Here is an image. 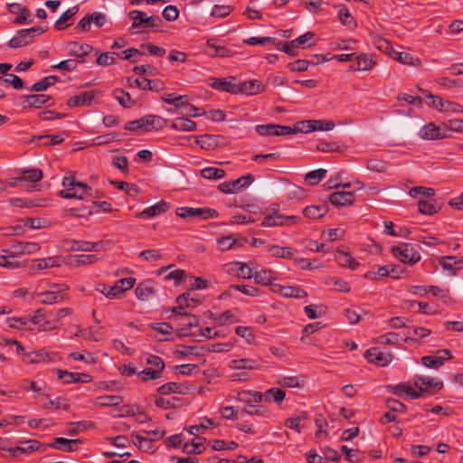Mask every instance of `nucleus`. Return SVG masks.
<instances>
[{
    "label": "nucleus",
    "mask_w": 463,
    "mask_h": 463,
    "mask_svg": "<svg viewBox=\"0 0 463 463\" xmlns=\"http://www.w3.org/2000/svg\"><path fill=\"white\" fill-rule=\"evenodd\" d=\"M253 181L254 176L250 174H248L246 175L241 176L236 180L223 182L219 184L218 188L224 194H235L242 188L249 186Z\"/></svg>",
    "instance_id": "nucleus-7"
},
{
    "label": "nucleus",
    "mask_w": 463,
    "mask_h": 463,
    "mask_svg": "<svg viewBox=\"0 0 463 463\" xmlns=\"http://www.w3.org/2000/svg\"><path fill=\"white\" fill-rule=\"evenodd\" d=\"M229 366L234 370H256L260 367V363L256 359L250 358L233 359L229 362Z\"/></svg>",
    "instance_id": "nucleus-26"
},
{
    "label": "nucleus",
    "mask_w": 463,
    "mask_h": 463,
    "mask_svg": "<svg viewBox=\"0 0 463 463\" xmlns=\"http://www.w3.org/2000/svg\"><path fill=\"white\" fill-rule=\"evenodd\" d=\"M25 101L28 103V107L39 109L43 105L52 101L51 105L53 104V99L51 96L45 94H31L24 96Z\"/></svg>",
    "instance_id": "nucleus-31"
},
{
    "label": "nucleus",
    "mask_w": 463,
    "mask_h": 463,
    "mask_svg": "<svg viewBox=\"0 0 463 463\" xmlns=\"http://www.w3.org/2000/svg\"><path fill=\"white\" fill-rule=\"evenodd\" d=\"M366 359L374 364L385 366L392 361V354L385 353L378 347H372L365 352Z\"/></svg>",
    "instance_id": "nucleus-13"
},
{
    "label": "nucleus",
    "mask_w": 463,
    "mask_h": 463,
    "mask_svg": "<svg viewBox=\"0 0 463 463\" xmlns=\"http://www.w3.org/2000/svg\"><path fill=\"white\" fill-rule=\"evenodd\" d=\"M272 287L275 292L286 298H302L307 296V293L298 287L281 286L279 284H274Z\"/></svg>",
    "instance_id": "nucleus-21"
},
{
    "label": "nucleus",
    "mask_w": 463,
    "mask_h": 463,
    "mask_svg": "<svg viewBox=\"0 0 463 463\" xmlns=\"http://www.w3.org/2000/svg\"><path fill=\"white\" fill-rule=\"evenodd\" d=\"M196 140V143L201 146V148L205 150H211L217 146L218 137L209 134H204L199 137H194Z\"/></svg>",
    "instance_id": "nucleus-40"
},
{
    "label": "nucleus",
    "mask_w": 463,
    "mask_h": 463,
    "mask_svg": "<svg viewBox=\"0 0 463 463\" xmlns=\"http://www.w3.org/2000/svg\"><path fill=\"white\" fill-rule=\"evenodd\" d=\"M61 359L60 355L54 352H47L44 349L36 350L26 353L23 356V360L26 364H35L42 362L55 363Z\"/></svg>",
    "instance_id": "nucleus-8"
},
{
    "label": "nucleus",
    "mask_w": 463,
    "mask_h": 463,
    "mask_svg": "<svg viewBox=\"0 0 463 463\" xmlns=\"http://www.w3.org/2000/svg\"><path fill=\"white\" fill-rule=\"evenodd\" d=\"M217 243L219 250L222 251H226L231 249L236 248L238 243L239 246H241L243 244L242 242H239L238 240L233 238L232 235L220 238L217 241Z\"/></svg>",
    "instance_id": "nucleus-50"
},
{
    "label": "nucleus",
    "mask_w": 463,
    "mask_h": 463,
    "mask_svg": "<svg viewBox=\"0 0 463 463\" xmlns=\"http://www.w3.org/2000/svg\"><path fill=\"white\" fill-rule=\"evenodd\" d=\"M123 402V397L120 395H103L94 399L92 403L100 407L118 406Z\"/></svg>",
    "instance_id": "nucleus-30"
},
{
    "label": "nucleus",
    "mask_w": 463,
    "mask_h": 463,
    "mask_svg": "<svg viewBox=\"0 0 463 463\" xmlns=\"http://www.w3.org/2000/svg\"><path fill=\"white\" fill-rule=\"evenodd\" d=\"M58 81V77L56 76H47L43 78L40 81L34 83L30 90L40 92L46 90L49 87L54 85Z\"/></svg>",
    "instance_id": "nucleus-46"
},
{
    "label": "nucleus",
    "mask_w": 463,
    "mask_h": 463,
    "mask_svg": "<svg viewBox=\"0 0 463 463\" xmlns=\"http://www.w3.org/2000/svg\"><path fill=\"white\" fill-rule=\"evenodd\" d=\"M6 8L9 13L17 14L14 20V24L21 25L24 24H32L33 22L32 13L26 6H24L19 3H13L7 4Z\"/></svg>",
    "instance_id": "nucleus-9"
},
{
    "label": "nucleus",
    "mask_w": 463,
    "mask_h": 463,
    "mask_svg": "<svg viewBox=\"0 0 463 463\" xmlns=\"http://www.w3.org/2000/svg\"><path fill=\"white\" fill-rule=\"evenodd\" d=\"M444 361H445V358L441 357V356L427 355V356H423L421 358V363L424 366L429 367V368H435V369H438L441 365H443Z\"/></svg>",
    "instance_id": "nucleus-60"
},
{
    "label": "nucleus",
    "mask_w": 463,
    "mask_h": 463,
    "mask_svg": "<svg viewBox=\"0 0 463 463\" xmlns=\"http://www.w3.org/2000/svg\"><path fill=\"white\" fill-rule=\"evenodd\" d=\"M137 298L139 300H148L155 294V288L151 281H144L138 284L135 289Z\"/></svg>",
    "instance_id": "nucleus-32"
},
{
    "label": "nucleus",
    "mask_w": 463,
    "mask_h": 463,
    "mask_svg": "<svg viewBox=\"0 0 463 463\" xmlns=\"http://www.w3.org/2000/svg\"><path fill=\"white\" fill-rule=\"evenodd\" d=\"M75 266H84L89 264H94L99 260L97 255L94 254H80L74 256Z\"/></svg>",
    "instance_id": "nucleus-61"
},
{
    "label": "nucleus",
    "mask_w": 463,
    "mask_h": 463,
    "mask_svg": "<svg viewBox=\"0 0 463 463\" xmlns=\"http://www.w3.org/2000/svg\"><path fill=\"white\" fill-rule=\"evenodd\" d=\"M136 84L142 90L158 91L161 89V83L156 80H151L146 78L136 80Z\"/></svg>",
    "instance_id": "nucleus-57"
},
{
    "label": "nucleus",
    "mask_w": 463,
    "mask_h": 463,
    "mask_svg": "<svg viewBox=\"0 0 463 463\" xmlns=\"http://www.w3.org/2000/svg\"><path fill=\"white\" fill-rule=\"evenodd\" d=\"M391 252L399 261L408 265L416 264L421 258L420 251L411 243L402 242L392 246Z\"/></svg>",
    "instance_id": "nucleus-4"
},
{
    "label": "nucleus",
    "mask_w": 463,
    "mask_h": 463,
    "mask_svg": "<svg viewBox=\"0 0 463 463\" xmlns=\"http://www.w3.org/2000/svg\"><path fill=\"white\" fill-rule=\"evenodd\" d=\"M326 170L320 168L310 171L305 175V182L309 185H316L326 177Z\"/></svg>",
    "instance_id": "nucleus-47"
},
{
    "label": "nucleus",
    "mask_w": 463,
    "mask_h": 463,
    "mask_svg": "<svg viewBox=\"0 0 463 463\" xmlns=\"http://www.w3.org/2000/svg\"><path fill=\"white\" fill-rule=\"evenodd\" d=\"M444 129L447 131L453 132H463V119H449L443 124Z\"/></svg>",
    "instance_id": "nucleus-64"
},
{
    "label": "nucleus",
    "mask_w": 463,
    "mask_h": 463,
    "mask_svg": "<svg viewBox=\"0 0 463 463\" xmlns=\"http://www.w3.org/2000/svg\"><path fill=\"white\" fill-rule=\"evenodd\" d=\"M335 260L340 266L348 268L351 270H355L360 266V263L355 260L347 251L340 249H337Z\"/></svg>",
    "instance_id": "nucleus-24"
},
{
    "label": "nucleus",
    "mask_w": 463,
    "mask_h": 463,
    "mask_svg": "<svg viewBox=\"0 0 463 463\" xmlns=\"http://www.w3.org/2000/svg\"><path fill=\"white\" fill-rule=\"evenodd\" d=\"M214 320H216L220 325L233 324L239 321L232 310H226L225 312L218 315L214 317Z\"/></svg>",
    "instance_id": "nucleus-63"
},
{
    "label": "nucleus",
    "mask_w": 463,
    "mask_h": 463,
    "mask_svg": "<svg viewBox=\"0 0 463 463\" xmlns=\"http://www.w3.org/2000/svg\"><path fill=\"white\" fill-rule=\"evenodd\" d=\"M69 50L71 55L78 58V62L83 63L86 61V56L93 51V48L88 43L80 44L76 42H71L69 43Z\"/></svg>",
    "instance_id": "nucleus-18"
},
{
    "label": "nucleus",
    "mask_w": 463,
    "mask_h": 463,
    "mask_svg": "<svg viewBox=\"0 0 463 463\" xmlns=\"http://www.w3.org/2000/svg\"><path fill=\"white\" fill-rule=\"evenodd\" d=\"M206 46L213 51L210 53L211 56L229 58L234 54V52L229 50L225 45L220 44V40L217 38L208 39L206 42Z\"/></svg>",
    "instance_id": "nucleus-17"
},
{
    "label": "nucleus",
    "mask_w": 463,
    "mask_h": 463,
    "mask_svg": "<svg viewBox=\"0 0 463 463\" xmlns=\"http://www.w3.org/2000/svg\"><path fill=\"white\" fill-rule=\"evenodd\" d=\"M235 78H215L213 79L212 88L226 91L232 94H239V84L234 83Z\"/></svg>",
    "instance_id": "nucleus-14"
},
{
    "label": "nucleus",
    "mask_w": 463,
    "mask_h": 463,
    "mask_svg": "<svg viewBox=\"0 0 463 463\" xmlns=\"http://www.w3.org/2000/svg\"><path fill=\"white\" fill-rule=\"evenodd\" d=\"M175 130L191 132L196 129V123L187 118H177L170 125Z\"/></svg>",
    "instance_id": "nucleus-34"
},
{
    "label": "nucleus",
    "mask_w": 463,
    "mask_h": 463,
    "mask_svg": "<svg viewBox=\"0 0 463 463\" xmlns=\"http://www.w3.org/2000/svg\"><path fill=\"white\" fill-rule=\"evenodd\" d=\"M62 186L64 190L59 193L61 198L83 200L92 194V188L90 185L76 181L72 175L63 177Z\"/></svg>",
    "instance_id": "nucleus-1"
},
{
    "label": "nucleus",
    "mask_w": 463,
    "mask_h": 463,
    "mask_svg": "<svg viewBox=\"0 0 463 463\" xmlns=\"http://www.w3.org/2000/svg\"><path fill=\"white\" fill-rule=\"evenodd\" d=\"M238 400L248 406L264 402L262 392L254 391H242L239 392Z\"/></svg>",
    "instance_id": "nucleus-29"
},
{
    "label": "nucleus",
    "mask_w": 463,
    "mask_h": 463,
    "mask_svg": "<svg viewBox=\"0 0 463 463\" xmlns=\"http://www.w3.org/2000/svg\"><path fill=\"white\" fill-rule=\"evenodd\" d=\"M255 131L260 136H287L298 133V130L288 127L276 124H265L255 126Z\"/></svg>",
    "instance_id": "nucleus-6"
},
{
    "label": "nucleus",
    "mask_w": 463,
    "mask_h": 463,
    "mask_svg": "<svg viewBox=\"0 0 463 463\" xmlns=\"http://www.w3.org/2000/svg\"><path fill=\"white\" fill-rule=\"evenodd\" d=\"M327 213L326 205H309L303 210V214L308 219H319Z\"/></svg>",
    "instance_id": "nucleus-39"
},
{
    "label": "nucleus",
    "mask_w": 463,
    "mask_h": 463,
    "mask_svg": "<svg viewBox=\"0 0 463 463\" xmlns=\"http://www.w3.org/2000/svg\"><path fill=\"white\" fill-rule=\"evenodd\" d=\"M137 414H139L143 417L140 421H146L149 417L141 411L139 406L137 405H123L118 409V413L114 415V417H134Z\"/></svg>",
    "instance_id": "nucleus-27"
},
{
    "label": "nucleus",
    "mask_w": 463,
    "mask_h": 463,
    "mask_svg": "<svg viewBox=\"0 0 463 463\" xmlns=\"http://www.w3.org/2000/svg\"><path fill=\"white\" fill-rule=\"evenodd\" d=\"M51 407L68 411L70 409V403L66 398L59 396L54 400H49L47 402L43 404V409H50Z\"/></svg>",
    "instance_id": "nucleus-53"
},
{
    "label": "nucleus",
    "mask_w": 463,
    "mask_h": 463,
    "mask_svg": "<svg viewBox=\"0 0 463 463\" xmlns=\"http://www.w3.org/2000/svg\"><path fill=\"white\" fill-rule=\"evenodd\" d=\"M156 406L164 410L179 408L183 405V400L178 397L163 398L158 397L155 401Z\"/></svg>",
    "instance_id": "nucleus-38"
},
{
    "label": "nucleus",
    "mask_w": 463,
    "mask_h": 463,
    "mask_svg": "<svg viewBox=\"0 0 463 463\" xmlns=\"http://www.w3.org/2000/svg\"><path fill=\"white\" fill-rule=\"evenodd\" d=\"M409 194L413 198H417L420 195L430 198L435 195V190L430 187L415 186L409 191Z\"/></svg>",
    "instance_id": "nucleus-58"
},
{
    "label": "nucleus",
    "mask_w": 463,
    "mask_h": 463,
    "mask_svg": "<svg viewBox=\"0 0 463 463\" xmlns=\"http://www.w3.org/2000/svg\"><path fill=\"white\" fill-rule=\"evenodd\" d=\"M373 43L374 46L379 51L385 52L390 56L392 55V52L394 51L391 43L381 36H378V35L373 36Z\"/></svg>",
    "instance_id": "nucleus-52"
},
{
    "label": "nucleus",
    "mask_w": 463,
    "mask_h": 463,
    "mask_svg": "<svg viewBox=\"0 0 463 463\" xmlns=\"http://www.w3.org/2000/svg\"><path fill=\"white\" fill-rule=\"evenodd\" d=\"M158 392L163 395H168L171 393L185 394L188 392V388L178 383H167L161 385L158 388Z\"/></svg>",
    "instance_id": "nucleus-35"
},
{
    "label": "nucleus",
    "mask_w": 463,
    "mask_h": 463,
    "mask_svg": "<svg viewBox=\"0 0 463 463\" xmlns=\"http://www.w3.org/2000/svg\"><path fill=\"white\" fill-rule=\"evenodd\" d=\"M43 178V172L39 168L24 169L21 172V175L15 178L19 182H37Z\"/></svg>",
    "instance_id": "nucleus-37"
},
{
    "label": "nucleus",
    "mask_w": 463,
    "mask_h": 463,
    "mask_svg": "<svg viewBox=\"0 0 463 463\" xmlns=\"http://www.w3.org/2000/svg\"><path fill=\"white\" fill-rule=\"evenodd\" d=\"M47 27L34 26L28 29L18 30L16 34L8 42V47L17 49L30 44L33 39L43 33Z\"/></svg>",
    "instance_id": "nucleus-3"
},
{
    "label": "nucleus",
    "mask_w": 463,
    "mask_h": 463,
    "mask_svg": "<svg viewBox=\"0 0 463 463\" xmlns=\"http://www.w3.org/2000/svg\"><path fill=\"white\" fill-rule=\"evenodd\" d=\"M275 272L271 269H261L254 272V280L257 284L273 285L272 280L275 279Z\"/></svg>",
    "instance_id": "nucleus-42"
},
{
    "label": "nucleus",
    "mask_w": 463,
    "mask_h": 463,
    "mask_svg": "<svg viewBox=\"0 0 463 463\" xmlns=\"http://www.w3.org/2000/svg\"><path fill=\"white\" fill-rule=\"evenodd\" d=\"M414 386L420 391H427L429 388H434L437 391H439L442 389L443 383L433 377L418 376L414 380Z\"/></svg>",
    "instance_id": "nucleus-25"
},
{
    "label": "nucleus",
    "mask_w": 463,
    "mask_h": 463,
    "mask_svg": "<svg viewBox=\"0 0 463 463\" xmlns=\"http://www.w3.org/2000/svg\"><path fill=\"white\" fill-rule=\"evenodd\" d=\"M2 84L13 86L15 90H21L24 88V81L22 79L13 73L5 74V77H0V85Z\"/></svg>",
    "instance_id": "nucleus-51"
},
{
    "label": "nucleus",
    "mask_w": 463,
    "mask_h": 463,
    "mask_svg": "<svg viewBox=\"0 0 463 463\" xmlns=\"http://www.w3.org/2000/svg\"><path fill=\"white\" fill-rule=\"evenodd\" d=\"M140 130L144 132H150L153 130L158 131L166 126V120L160 116L146 115L138 118Z\"/></svg>",
    "instance_id": "nucleus-10"
},
{
    "label": "nucleus",
    "mask_w": 463,
    "mask_h": 463,
    "mask_svg": "<svg viewBox=\"0 0 463 463\" xmlns=\"http://www.w3.org/2000/svg\"><path fill=\"white\" fill-rule=\"evenodd\" d=\"M176 215L180 218L186 219L191 217H199L200 208L179 207L175 211Z\"/></svg>",
    "instance_id": "nucleus-62"
},
{
    "label": "nucleus",
    "mask_w": 463,
    "mask_h": 463,
    "mask_svg": "<svg viewBox=\"0 0 463 463\" xmlns=\"http://www.w3.org/2000/svg\"><path fill=\"white\" fill-rule=\"evenodd\" d=\"M266 87L258 80H250L239 83V93L256 95L264 92Z\"/></svg>",
    "instance_id": "nucleus-20"
},
{
    "label": "nucleus",
    "mask_w": 463,
    "mask_h": 463,
    "mask_svg": "<svg viewBox=\"0 0 463 463\" xmlns=\"http://www.w3.org/2000/svg\"><path fill=\"white\" fill-rule=\"evenodd\" d=\"M355 58L356 66H350V71H371L376 64V61L364 52H357Z\"/></svg>",
    "instance_id": "nucleus-22"
},
{
    "label": "nucleus",
    "mask_w": 463,
    "mask_h": 463,
    "mask_svg": "<svg viewBox=\"0 0 463 463\" xmlns=\"http://www.w3.org/2000/svg\"><path fill=\"white\" fill-rule=\"evenodd\" d=\"M135 446H137L140 450L149 451L154 448V439H147L140 435H135L133 440Z\"/></svg>",
    "instance_id": "nucleus-56"
},
{
    "label": "nucleus",
    "mask_w": 463,
    "mask_h": 463,
    "mask_svg": "<svg viewBox=\"0 0 463 463\" xmlns=\"http://www.w3.org/2000/svg\"><path fill=\"white\" fill-rule=\"evenodd\" d=\"M268 251L273 257L288 260L295 259L297 254V250L292 247H280L277 245L269 247Z\"/></svg>",
    "instance_id": "nucleus-28"
},
{
    "label": "nucleus",
    "mask_w": 463,
    "mask_h": 463,
    "mask_svg": "<svg viewBox=\"0 0 463 463\" xmlns=\"http://www.w3.org/2000/svg\"><path fill=\"white\" fill-rule=\"evenodd\" d=\"M439 264L447 270H455L463 268V260L456 256H443L439 260Z\"/></svg>",
    "instance_id": "nucleus-33"
},
{
    "label": "nucleus",
    "mask_w": 463,
    "mask_h": 463,
    "mask_svg": "<svg viewBox=\"0 0 463 463\" xmlns=\"http://www.w3.org/2000/svg\"><path fill=\"white\" fill-rule=\"evenodd\" d=\"M176 303L179 305V309H185L190 307H196L199 301L194 298H190L189 293H183L177 297Z\"/></svg>",
    "instance_id": "nucleus-54"
},
{
    "label": "nucleus",
    "mask_w": 463,
    "mask_h": 463,
    "mask_svg": "<svg viewBox=\"0 0 463 463\" xmlns=\"http://www.w3.org/2000/svg\"><path fill=\"white\" fill-rule=\"evenodd\" d=\"M39 297L41 298L40 303L43 305L61 303L66 298L65 295H57L52 290L39 293Z\"/></svg>",
    "instance_id": "nucleus-43"
},
{
    "label": "nucleus",
    "mask_w": 463,
    "mask_h": 463,
    "mask_svg": "<svg viewBox=\"0 0 463 463\" xmlns=\"http://www.w3.org/2000/svg\"><path fill=\"white\" fill-rule=\"evenodd\" d=\"M128 17L133 21L131 28L137 29L146 21V14L139 10H133L128 13Z\"/></svg>",
    "instance_id": "nucleus-59"
},
{
    "label": "nucleus",
    "mask_w": 463,
    "mask_h": 463,
    "mask_svg": "<svg viewBox=\"0 0 463 463\" xmlns=\"http://www.w3.org/2000/svg\"><path fill=\"white\" fill-rule=\"evenodd\" d=\"M262 394L265 402L274 401L276 403L282 402L286 396V392L279 388H270Z\"/></svg>",
    "instance_id": "nucleus-41"
},
{
    "label": "nucleus",
    "mask_w": 463,
    "mask_h": 463,
    "mask_svg": "<svg viewBox=\"0 0 463 463\" xmlns=\"http://www.w3.org/2000/svg\"><path fill=\"white\" fill-rule=\"evenodd\" d=\"M250 410H241V411H238L237 418L238 420H243L248 415H260L267 417L269 414V411L263 406H258V405H251L249 406Z\"/></svg>",
    "instance_id": "nucleus-44"
},
{
    "label": "nucleus",
    "mask_w": 463,
    "mask_h": 463,
    "mask_svg": "<svg viewBox=\"0 0 463 463\" xmlns=\"http://www.w3.org/2000/svg\"><path fill=\"white\" fill-rule=\"evenodd\" d=\"M78 11L79 6L75 5L62 13L54 24L55 29L61 31L69 27L70 24H66V22L72 18L78 13Z\"/></svg>",
    "instance_id": "nucleus-36"
},
{
    "label": "nucleus",
    "mask_w": 463,
    "mask_h": 463,
    "mask_svg": "<svg viewBox=\"0 0 463 463\" xmlns=\"http://www.w3.org/2000/svg\"><path fill=\"white\" fill-rule=\"evenodd\" d=\"M202 438L196 437L192 443H185L183 447V451L186 454H200L204 450V445Z\"/></svg>",
    "instance_id": "nucleus-45"
},
{
    "label": "nucleus",
    "mask_w": 463,
    "mask_h": 463,
    "mask_svg": "<svg viewBox=\"0 0 463 463\" xmlns=\"http://www.w3.org/2000/svg\"><path fill=\"white\" fill-rule=\"evenodd\" d=\"M419 135L421 138L426 140L443 139L449 137L444 127H439L434 123H429L423 126L420 128Z\"/></svg>",
    "instance_id": "nucleus-11"
},
{
    "label": "nucleus",
    "mask_w": 463,
    "mask_h": 463,
    "mask_svg": "<svg viewBox=\"0 0 463 463\" xmlns=\"http://www.w3.org/2000/svg\"><path fill=\"white\" fill-rule=\"evenodd\" d=\"M169 208H170L169 203H167L164 200H161L158 203H156V204H154L150 207H147V208L144 209L143 211L136 213L135 217L136 218H146V219L153 218L155 216H157L161 213H165Z\"/></svg>",
    "instance_id": "nucleus-15"
},
{
    "label": "nucleus",
    "mask_w": 463,
    "mask_h": 463,
    "mask_svg": "<svg viewBox=\"0 0 463 463\" xmlns=\"http://www.w3.org/2000/svg\"><path fill=\"white\" fill-rule=\"evenodd\" d=\"M110 184L119 190L125 191L128 195H135L139 193V188L134 184H129L123 181H110Z\"/></svg>",
    "instance_id": "nucleus-55"
},
{
    "label": "nucleus",
    "mask_w": 463,
    "mask_h": 463,
    "mask_svg": "<svg viewBox=\"0 0 463 463\" xmlns=\"http://www.w3.org/2000/svg\"><path fill=\"white\" fill-rule=\"evenodd\" d=\"M82 443L81 439H69L62 437L55 438L49 447L60 449L64 452H73L78 449L79 444Z\"/></svg>",
    "instance_id": "nucleus-16"
},
{
    "label": "nucleus",
    "mask_w": 463,
    "mask_h": 463,
    "mask_svg": "<svg viewBox=\"0 0 463 463\" xmlns=\"http://www.w3.org/2000/svg\"><path fill=\"white\" fill-rule=\"evenodd\" d=\"M162 100L165 103L175 106V112L186 115L190 117H198L204 114V110L201 108H196L188 102L185 96L178 95L176 93H168L162 97Z\"/></svg>",
    "instance_id": "nucleus-2"
},
{
    "label": "nucleus",
    "mask_w": 463,
    "mask_h": 463,
    "mask_svg": "<svg viewBox=\"0 0 463 463\" xmlns=\"http://www.w3.org/2000/svg\"><path fill=\"white\" fill-rule=\"evenodd\" d=\"M298 124H301L303 126V128H295V129L298 130V132L299 131V132H305V133H308V132H312V131H316V130L329 131L335 128V123L331 120L325 121V120L311 119V120L299 122Z\"/></svg>",
    "instance_id": "nucleus-12"
},
{
    "label": "nucleus",
    "mask_w": 463,
    "mask_h": 463,
    "mask_svg": "<svg viewBox=\"0 0 463 463\" xmlns=\"http://www.w3.org/2000/svg\"><path fill=\"white\" fill-rule=\"evenodd\" d=\"M136 279L125 278L117 280L113 286L102 285V288H97L101 294L109 298H115L120 293H123L135 286Z\"/></svg>",
    "instance_id": "nucleus-5"
},
{
    "label": "nucleus",
    "mask_w": 463,
    "mask_h": 463,
    "mask_svg": "<svg viewBox=\"0 0 463 463\" xmlns=\"http://www.w3.org/2000/svg\"><path fill=\"white\" fill-rule=\"evenodd\" d=\"M201 175L204 179L219 180L225 176V171L222 168L205 167L201 170Z\"/></svg>",
    "instance_id": "nucleus-49"
},
{
    "label": "nucleus",
    "mask_w": 463,
    "mask_h": 463,
    "mask_svg": "<svg viewBox=\"0 0 463 463\" xmlns=\"http://www.w3.org/2000/svg\"><path fill=\"white\" fill-rule=\"evenodd\" d=\"M330 203L335 206H349L354 202L353 192L336 191L329 197Z\"/></svg>",
    "instance_id": "nucleus-19"
},
{
    "label": "nucleus",
    "mask_w": 463,
    "mask_h": 463,
    "mask_svg": "<svg viewBox=\"0 0 463 463\" xmlns=\"http://www.w3.org/2000/svg\"><path fill=\"white\" fill-rule=\"evenodd\" d=\"M114 97L121 106L127 109L132 108L136 103L128 92L120 89L114 91Z\"/></svg>",
    "instance_id": "nucleus-48"
},
{
    "label": "nucleus",
    "mask_w": 463,
    "mask_h": 463,
    "mask_svg": "<svg viewBox=\"0 0 463 463\" xmlns=\"http://www.w3.org/2000/svg\"><path fill=\"white\" fill-rule=\"evenodd\" d=\"M63 262L61 256H53L49 258H43L35 260L32 265L33 270H41L44 269L60 267Z\"/></svg>",
    "instance_id": "nucleus-23"
}]
</instances>
